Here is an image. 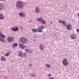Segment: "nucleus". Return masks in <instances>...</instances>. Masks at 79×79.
Listing matches in <instances>:
<instances>
[{
	"instance_id": "obj_1",
	"label": "nucleus",
	"mask_w": 79,
	"mask_h": 79,
	"mask_svg": "<svg viewBox=\"0 0 79 79\" xmlns=\"http://www.w3.org/2000/svg\"><path fill=\"white\" fill-rule=\"evenodd\" d=\"M16 6L18 8H22L23 6V4L21 1H19L17 2Z\"/></svg>"
},
{
	"instance_id": "obj_2",
	"label": "nucleus",
	"mask_w": 79,
	"mask_h": 79,
	"mask_svg": "<svg viewBox=\"0 0 79 79\" xmlns=\"http://www.w3.org/2000/svg\"><path fill=\"white\" fill-rule=\"evenodd\" d=\"M20 40L22 44H25L27 41V40L25 37H20Z\"/></svg>"
},
{
	"instance_id": "obj_3",
	"label": "nucleus",
	"mask_w": 79,
	"mask_h": 79,
	"mask_svg": "<svg viewBox=\"0 0 79 79\" xmlns=\"http://www.w3.org/2000/svg\"><path fill=\"white\" fill-rule=\"evenodd\" d=\"M37 20L38 21H42V23H43L44 24H45L46 22L45 21L43 20L42 18H38V19H37Z\"/></svg>"
},
{
	"instance_id": "obj_4",
	"label": "nucleus",
	"mask_w": 79,
	"mask_h": 79,
	"mask_svg": "<svg viewBox=\"0 0 79 79\" xmlns=\"http://www.w3.org/2000/svg\"><path fill=\"white\" fill-rule=\"evenodd\" d=\"M59 22L60 23H62L65 26H66L67 25V24L66 23L65 21L59 20Z\"/></svg>"
},
{
	"instance_id": "obj_5",
	"label": "nucleus",
	"mask_w": 79,
	"mask_h": 79,
	"mask_svg": "<svg viewBox=\"0 0 79 79\" xmlns=\"http://www.w3.org/2000/svg\"><path fill=\"white\" fill-rule=\"evenodd\" d=\"M67 59H64V60H63V64H64V65L66 66L69 64L68 62H67Z\"/></svg>"
},
{
	"instance_id": "obj_6",
	"label": "nucleus",
	"mask_w": 79,
	"mask_h": 79,
	"mask_svg": "<svg viewBox=\"0 0 79 79\" xmlns=\"http://www.w3.org/2000/svg\"><path fill=\"white\" fill-rule=\"evenodd\" d=\"M67 28L69 30H70L72 29V26L70 24H69L67 26Z\"/></svg>"
},
{
	"instance_id": "obj_7",
	"label": "nucleus",
	"mask_w": 79,
	"mask_h": 79,
	"mask_svg": "<svg viewBox=\"0 0 79 79\" xmlns=\"http://www.w3.org/2000/svg\"><path fill=\"white\" fill-rule=\"evenodd\" d=\"M0 36L2 38H5V36L4 34H2V32H0Z\"/></svg>"
},
{
	"instance_id": "obj_8",
	"label": "nucleus",
	"mask_w": 79,
	"mask_h": 79,
	"mask_svg": "<svg viewBox=\"0 0 79 79\" xmlns=\"http://www.w3.org/2000/svg\"><path fill=\"white\" fill-rule=\"evenodd\" d=\"M11 29L12 30V31H18L19 28L18 27H16L15 29L13 28H11Z\"/></svg>"
},
{
	"instance_id": "obj_9",
	"label": "nucleus",
	"mask_w": 79,
	"mask_h": 79,
	"mask_svg": "<svg viewBox=\"0 0 79 79\" xmlns=\"http://www.w3.org/2000/svg\"><path fill=\"white\" fill-rule=\"evenodd\" d=\"M77 36L76 35H75V34H73L72 35H71V37L72 39H75L76 37Z\"/></svg>"
},
{
	"instance_id": "obj_10",
	"label": "nucleus",
	"mask_w": 79,
	"mask_h": 79,
	"mask_svg": "<svg viewBox=\"0 0 79 79\" xmlns=\"http://www.w3.org/2000/svg\"><path fill=\"white\" fill-rule=\"evenodd\" d=\"M19 15L21 16H24L25 13H23V12H21V13H19Z\"/></svg>"
},
{
	"instance_id": "obj_11",
	"label": "nucleus",
	"mask_w": 79,
	"mask_h": 79,
	"mask_svg": "<svg viewBox=\"0 0 79 79\" xmlns=\"http://www.w3.org/2000/svg\"><path fill=\"white\" fill-rule=\"evenodd\" d=\"M20 47H21V48H25L26 47V46H24L23 44H20V43H19Z\"/></svg>"
},
{
	"instance_id": "obj_12",
	"label": "nucleus",
	"mask_w": 79,
	"mask_h": 79,
	"mask_svg": "<svg viewBox=\"0 0 79 79\" xmlns=\"http://www.w3.org/2000/svg\"><path fill=\"white\" fill-rule=\"evenodd\" d=\"M37 32H42V30L41 28L39 27L37 28Z\"/></svg>"
},
{
	"instance_id": "obj_13",
	"label": "nucleus",
	"mask_w": 79,
	"mask_h": 79,
	"mask_svg": "<svg viewBox=\"0 0 79 79\" xmlns=\"http://www.w3.org/2000/svg\"><path fill=\"white\" fill-rule=\"evenodd\" d=\"M5 17L4 16H3L2 14H0V19H4Z\"/></svg>"
},
{
	"instance_id": "obj_14",
	"label": "nucleus",
	"mask_w": 79,
	"mask_h": 79,
	"mask_svg": "<svg viewBox=\"0 0 79 79\" xmlns=\"http://www.w3.org/2000/svg\"><path fill=\"white\" fill-rule=\"evenodd\" d=\"M36 11L37 13H39V11H40V10H39V8L38 7H36L35 8Z\"/></svg>"
},
{
	"instance_id": "obj_15",
	"label": "nucleus",
	"mask_w": 79,
	"mask_h": 79,
	"mask_svg": "<svg viewBox=\"0 0 79 79\" xmlns=\"http://www.w3.org/2000/svg\"><path fill=\"white\" fill-rule=\"evenodd\" d=\"M1 60H2V61H6V59L5 58V57H4L2 56L1 57Z\"/></svg>"
},
{
	"instance_id": "obj_16",
	"label": "nucleus",
	"mask_w": 79,
	"mask_h": 79,
	"mask_svg": "<svg viewBox=\"0 0 79 79\" xmlns=\"http://www.w3.org/2000/svg\"><path fill=\"white\" fill-rule=\"evenodd\" d=\"M23 53L21 52H20L19 54V56L20 57H22Z\"/></svg>"
},
{
	"instance_id": "obj_17",
	"label": "nucleus",
	"mask_w": 79,
	"mask_h": 79,
	"mask_svg": "<svg viewBox=\"0 0 79 79\" xmlns=\"http://www.w3.org/2000/svg\"><path fill=\"white\" fill-rule=\"evenodd\" d=\"M32 31L34 32H38V29H32Z\"/></svg>"
},
{
	"instance_id": "obj_18",
	"label": "nucleus",
	"mask_w": 79,
	"mask_h": 79,
	"mask_svg": "<svg viewBox=\"0 0 79 79\" xmlns=\"http://www.w3.org/2000/svg\"><path fill=\"white\" fill-rule=\"evenodd\" d=\"M3 7L1 3H0V11L3 9Z\"/></svg>"
},
{
	"instance_id": "obj_19",
	"label": "nucleus",
	"mask_w": 79,
	"mask_h": 79,
	"mask_svg": "<svg viewBox=\"0 0 79 79\" xmlns=\"http://www.w3.org/2000/svg\"><path fill=\"white\" fill-rule=\"evenodd\" d=\"M40 47L41 50H43V48H44L43 45H42V44H40Z\"/></svg>"
},
{
	"instance_id": "obj_20",
	"label": "nucleus",
	"mask_w": 79,
	"mask_h": 79,
	"mask_svg": "<svg viewBox=\"0 0 79 79\" xmlns=\"http://www.w3.org/2000/svg\"><path fill=\"white\" fill-rule=\"evenodd\" d=\"M7 40L9 42H11V39L10 37H8L7 39Z\"/></svg>"
},
{
	"instance_id": "obj_21",
	"label": "nucleus",
	"mask_w": 79,
	"mask_h": 79,
	"mask_svg": "<svg viewBox=\"0 0 79 79\" xmlns=\"http://www.w3.org/2000/svg\"><path fill=\"white\" fill-rule=\"evenodd\" d=\"M18 45L17 43H14V44H13V47H16V46H17Z\"/></svg>"
},
{
	"instance_id": "obj_22",
	"label": "nucleus",
	"mask_w": 79,
	"mask_h": 79,
	"mask_svg": "<svg viewBox=\"0 0 79 79\" xmlns=\"http://www.w3.org/2000/svg\"><path fill=\"white\" fill-rule=\"evenodd\" d=\"M10 54V52H8V53H7L6 54L5 56H9Z\"/></svg>"
},
{
	"instance_id": "obj_23",
	"label": "nucleus",
	"mask_w": 79,
	"mask_h": 79,
	"mask_svg": "<svg viewBox=\"0 0 79 79\" xmlns=\"http://www.w3.org/2000/svg\"><path fill=\"white\" fill-rule=\"evenodd\" d=\"M5 40H3V39H2V38H0V41H2V42H4Z\"/></svg>"
},
{
	"instance_id": "obj_24",
	"label": "nucleus",
	"mask_w": 79,
	"mask_h": 79,
	"mask_svg": "<svg viewBox=\"0 0 79 79\" xmlns=\"http://www.w3.org/2000/svg\"><path fill=\"white\" fill-rule=\"evenodd\" d=\"M46 67H48V68H49L50 67V65H49L48 64H46Z\"/></svg>"
},
{
	"instance_id": "obj_25",
	"label": "nucleus",
	"mask_w": 79,
	"mask_h": 79,
	"mask_svg": "<svg viewBox=\"0 0 79 79\" xmlns=\"http://www.w3.org/2000/svg\"><path fill=\"white\" fill-rule=\"evenodd\" d=\"M44 26H41V28H42V29H44Z\"/></svg>"
},
{
	"instance_id": "obj_26",
	"label": "nucleus",
	"mask_w": 79,
	"mask_h": 79,
	"mask_svg": "<svg viewBox=\"0 0 79 79\" xmlns=\"http://www.w3.org/2000/svg\"><path fill=\"white\" fill-rule=\"evenodd\" d=\"M49 79H53V78L52 77H51L50 78H49Z\"/></svg>"
},
{
	"instance_id": "obj_27",
	"label": "nucleus",
	"mask_w": 79,
	"mask_h": 79,
	"mask_svg": "<svg viewBox=\"0 0 79 79\" xmlns=\"http://www.w3.org/2000/svg\"><path fill=\"white\" fill-rule=\"evenodd\" d=\"M27 55V54H26V53H24V56H26Z\"/></svg>"
},
{
	"instance_id": "obj_28",
	"label": "nucleus",
	"mask_w": 79,
	"mask_h": 79,
	"mask_svg": "<svg viewBox=\"0 0 79 79\" xmlns=\"http://www.w3.org/2000/svg\"><path fill=\"white\" fill-rule=\"evenodd\" d=\"M26 51H27V52H28L29 51H28V50H27V49H26Z\"/></svg>"
},
{
	"instance_id": "obj_29",
	"label": "nucleus",
	"mask_w": 79,
	"mask_h": 79,
	"mask_svg": "<svg viewBox=\"0 0 79 79\" xmlns=\"http://www.w3.org/2000/svg\"><path fill=\"white\" fill-rule=\"evenodd\" d=\"M77 32H79V29H77Z\"/></svg>"
},
{
	"instance_id": "obj_30",
	"label": "nucleus",
	"mask_w": 79,
	"mask_h": 79,
	"mask_svg": "<svg viewBox=\"0 0 79 79\" xmlns=\"http://www.w3.org/2000/svg\"><path fill=\"white\" fill-rule=\"evenodd\" d=\"M29 66H31L32 64H29Z\"/></svg>"
},
{
	"instance_id": "obj_31",
	"label": "nucleus",
	"mask_w": 79,
	"mask_h": 79,
	"mask_svg": "<svg viewBox=\"0 0 79 79\" xmlns=\"http://www.w3.org/2000/svg\"><path fill=\"white\" fill-rule=\"evenodd\" d=\"M51 74H49V75H48L49 77H50V76H51Z\"/></svg>"
},
{
	"instance_id": "obj_32",
	"label": "nucleus",
	"mask_w": 79,
	"mask_h": 79,
	"mask_svg": "<svg viewBox=\"0 0 79 79\" xmlns=\"http://www.w3.org/2000/svg\"><path fill=\"white\" fill-rule=\"evenodd\" d=\"M78 17L79 18V13H78Z\"/></svg>"
},
{
	"instance_id": "obj_33",
	"label": "nucleus",
	"mask_w": 79,
	"mask_h": 79,
	"mask_svg": "<svg viewBox=\"0 0 79 79\" xmlns=\"http://www.w3.org/2000/svg\"><path fill=\"white\" fill-rule=\"evenodd\" d=\"M35 75H33L32 76V77H35Z\"/></svg>"
},
{
	"instance_id": "obj_34",
	"label": "nucleus",
	"mask_w": 79,
	"mask_h": 79,
	"mask_svg": "<svg viewBox=\"0 0 79 79\" xmlns=\"http://www.w3.org/2000/svg\"><path fill=\"white\" fill-rule=\"evenodd\" d=\"M0 0H2V1H4V0H0Z\"/></svg>"
}]
</instances>
